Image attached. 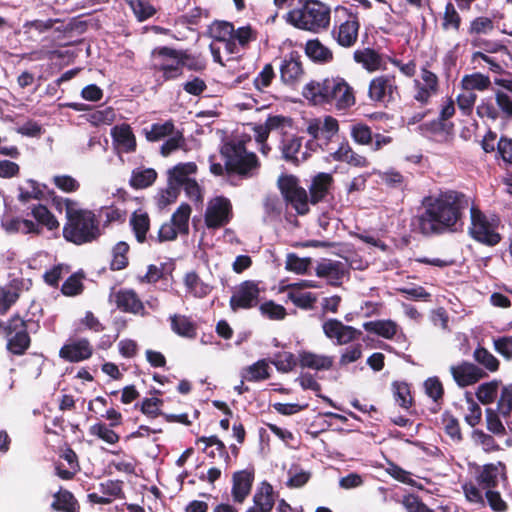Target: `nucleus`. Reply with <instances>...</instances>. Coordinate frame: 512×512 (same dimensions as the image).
<instances>
[{"label":"nucleus","instance_id":"nucleus-1","mask_svg":"<svg viewBox=\"0 0 512 512\" xmlns=\"http://www.w3.org/2000/svg\"><path fill=\"white\" fill-rule=\"evenodd\" d=\"M422 206L423 211L413 218L412 225L429 236L455 231L469 206V199L461 192L448 190L425 197Z\"/></svg>","mask_w":512,"mask_h":512},{"label":"nucleus","instance_id":"nucleus-2","mask_svg":"<svg viewBox=\"0 0 512 512\" xmlns=\"http://www.w3.org/2000/svg\"><path fill=\"white\" fill-rule=\"evenodd\" d=\"M57 207H65L66 223L63 237L76 245L92 242L100 236V227L96 215L88 209L79 208L76 201L69 198L54 199Z\"/></svg>","mask_w":512,"mask_h":512},{"label":"nucleus","instance_id":"nucleus-3","mask_svg":"<svg viewBox=\"0 0 512 512\" xmlns=\"http://www.w3.org/2000/svg\"><path fill=\"white\" fill-rule=\"evenodd\" d=\"M303 96L315 105L329 104L338 110L350 108L356 102L353 88L340 77L309 82Z\"/></svg>","mask_w":512,"mask_h":512},{"label":"nucleus","instance_id":"nucleus-4","mask_svg":"<svg viewBox=\"0 0 512 512\" xmlns=\"http://www.w3.org/2000/svg\"><path fill=\"white\" fill-rule=\"evenodd\" d=\"M331 9L318 0H307L298 9L287 14V21L294 27L313 33L327 30L330 26Z\"/></svg>","mask_w":512,"mask_h":512},{"label":"nucleus","instance_id":"nucleus-5","mask_svg":"<svg viewBox=\"0 0 512 512\" xmlns=\"http://www.w3.org/2000/svg\"><path fill=\"white\" fill-rule=\"evenodd\" d=\"M221 155L225 160L226 171L242 177H253L260 167L257 156L245 147V141L232 139L221 147Z\"/></svg>","mask_w":512,"mask_h":512},{"label":"nucleus","instance_id":"nucleus-6","mask_svg":"<svg viewBox=\"0 0 512 512\" xmlns=\"http://www.w3.org/2000/svg\"><path fill=\"white\" fill-rule=\"evenodd\" d=\"M469 235L479 243L494 246L501 240L498 232V221L486 216L478 207H470Z\"/></svg>","mask_w":512,"mask_h":512},{"label":"nucleus","instance_id":"nucleus-7","mask_svg":"<svg viewBox=\"0 0 512 512\" xmlns=\"http://www.w3.org/2000/svg\"><path fill=\"white\" fill-rule=\"evenodd\" d=\"M152 55L155 60V69L163 72L165 80L174 79L181 75L186 55L168 47L155 49Z\"/></svg>","mask_w":512,"mask_h":512},{"label":"nucleus","instance_id":"nucleus-8","mask_svg":"<svg viewBox=\"0 0 512 512\" xmlns=\"http://www.w3.org/2000/svg\"><path fill=\"white\" fill-rule=\"evenodd\" d=\"M278 186L285 200L293 206L298 214L304 215L309 211L307 192L299 185L295 176H281Z\"/></svg>","mask_w":512,"mask_h":512},{"label":"nucleus","instance_id":"nucleus-9","mask_svg":"<svg viewBox=\"0 0 512 512\" xmlns=\"http://www.w3.org/2000/svg\"><path fill=\"white\" fill-rule=\"evenodd\" d=\"M232 218V205L228 198L217 196L208 201L204 214L208 229H218L227 225Z\"/></svg>","mask_w":512,"mask_h":512},{"label":"nucleus","instance_id":"nucleus-10","mask_svg":"<svg viewBox=\"0 0 512 512\" xmlns=\"http://www.w3.org/2000/svg\"><path fill=\"white\" fill-rule=\"evenodd\" d=\"M399 94L396 78L393 75H380L370 81L369 98L381 104L393 102Z\"/></svg>","mask_w":512,"mask_h":512},{"label":"nucleus","instance_id":"nucleus-11","mask_svg":"<svg viewBox=\"0 0 512 512\" xmlns=\"http://www.w3.org/2000/svg\"><path fill=\"white\" fill-rule=\"evenodd\" d=\"M413 90V99L421 105H427L431 98L438 94V76L426 67H422L419 77L413 81Z\"/></svg>","mask_w":512,"mask_h":512},{"label":"nucleus","instance_id":"nucleus-12","mask_svg":"<svg viewBox=\"0 0 512 512\" xmlns=\"http://www.w3.org/2000/svg\"><path fill=\"white\" fill-rule=\"evenodd\" d=\"M322 330L327 338L335 340L338 345L348 344L362 335L360 330L345 325L338 319H328L324 321Z\"/></svg>","mask_w":512,"mask_h":512},{"label":"nucleus","instance_id":"nucleus-13","mask_svg":"<svg viewBox=\"0 0 512 512\" xmlns=\"http://www.w3.org/2000/svg\"><path fill=\"white\" fill-rule=\"evenodd\" d=\"M260 288L254 281H244L235 290L230 299V307L233 311L249 309L257 305Z\"/></svg>","mask_w":512,"mask_h":512},{"label":"nucleus","instance_id":"nucleus-14","mask_svg":"<svg viewBox=\"0 0 512 512\" xmlns=\"http://www.w3.org/2000/svg\"><path fill=\"white\" fill-rule=\"evenodd\" d=\"M93 347L86 338L70 339L59 350V357L70 363H78L89 359Z\"/></svg>","mask_w":512,"mask_h":512},{"label":"nucleus","instance_id":"nucleus-15","mask_svg":"<svg viewBox=\"0 0 512 512\" xmlns=\"http://www.w3.org/2000/svg\"><path fill=\"white\" fill-rule=\"evenodd\" d=\"M339 130L338 121L332 116L313 118L307 121L306 131L313 139L329 142Z\"/></svg>","mask_w":512,"mask_h":512},{"label":"nucleus","instance_id":"nucleus-16","mask_svg":"<svg viewBox=\"0 0 512 512\" xmlns=\"http://www.w3.org/2000/svg\"><path fill=\"white\" fill-rule=\"evenodd\" d=\"M117 308L126 313L145 314L144 304L132 289L122 288L110 295Z\"/></svg>","mask_w":512,"mask_h":512},{"label":"nucleus","instance_id":"nucleus-17","mask_svg":"<svg viewBox=\"0 0 512 512\" xmlns=\"http://www.w3.org/2000/svg\"><path fill=\"white\" fill-rule=\"evenodd\" d=\"M210 34L214 43L223 46V50L229 55L237 54L239 49L233 41L234 26L225 21H216L210 26Z\"/></svg>","mask_w":512,"mask_h":512},{"label":"nucleus","instance_id":"nucleus-18","mask_svg":"<svg viewBox=\"0 0 512 512\" xmlns=\"http://www.w3.org/2000/svg\"><path fill=\"white\" fill-rule=\"evenodd\" d=\"M450 372L455 382L461 387L473 385L484 377L483 371L469 362L451 366Z\"/></svg>","mask_w":512,"mask_h":512},{"label":"nucleus","instance_id":"nucleus-19","mask_svg":"<svg viewBox=\"0 0 512 512\" xmlns=\"http://www.w3.org/2000/svg\"><path fill=\"white\" fill-rule=\"evenodd\" d=\"M346 272V265L340 261L325 260L316 267V275L327 279L328 283L333 286L341 284Z\"/></svg>","mask_w":512,"mask_h":512},{"label":"nucleus","instance_id":"nucleus-20","mask_svg":"<svg viewBox=\"0 0 512 512\" xmlns=\"http://www.w3.org/2000/svg\"><path fill=\"white\" fill-rule=\"evenodd\" d=\"M303 76L304 69L299 56L290 54L283 60L280 77L285 84L295 85L302 80Z\"/></svg>","mask_w":512,"mask_h":512},{"label":"nucleus","instance_id":"nucleus-21","mask_svg":"<svg viewBox=\"0 0 512 512\" xmlns=\"http://www.w3.org/2000/svg\"><path fill=\"white\" fill-rule=\"evenodd\" d=\"M359 22L355 15H349L347 20L334 30V34L339 45L343 47H351L358 38Z\"/></svg>","mask_w":512,"mask_h":512},{"label":"nucleus","instance_id":"nucleus-22","mask_svg":"<svg viewBox=\"0 0 512 512\" xmlns=\"http://www.w3.org/2000/svg\"><path fill=\"white\" fill-rule=\"evenodd\" d=\"M232 497L234 502L242 503L250 494L254 474L248 470L235 472L232 477Z\"/></svg>","mask_w":512,"mask_h":512},{"label":"nucleus","instance_id":"nucleus-23","mask_svg":"<svg viewBox=\"0 0 512 512\" xmlns=\"http://www.w3.org/2000/svg\"><path fill=\"white\" fill-rule=\"evenodd\" d=\"M111 136L119 150L130 153L136 149V138L128 124L117 125L112 128Z\"/></svg>","mask_w":512,"mask_h":512},{"label":"nucleus","instance_id":"nucleus-24","mask_svg":"<svg viewBox=\"0 0 512 512\" xmlns=\"http://www.w3.org/2000/svg\"><path fill=\"white\" fill-rule=\"evenodd\" d=\"M298 359L301 367L317 371L329 370L334 362L332 356L317 354L311 351L300 352Z\"/></svg>","mask_w":512,"mask_h":512},{"label":"nucleus","instance_id":"nucleus-25","mask_svg":"<svg viewBox=\"0 0 512 512\" xmlns=\"http://www.w3.org/2000/svg\"><path fill=\"white\" fill-rule=\"evenodd\" d=\"M11 324L13 325L14 330L18 328H21V330L18 331L12 338L9 339L7 343V348L13 354L21 355L29 347L30 337L24 329V321L21 318H13L11 320Z\"/></svg>","mask_w":512,"mask_h":512},{"label":"nucleus","instance_id":"nucleus-26","mask_svg":"<svg viewBox=\"0 0 512 512\" xmlns=\"http://www.w3.org/2000/svg\"><path fill=\"white\" fill-rule=\"evenodd\" d=\"M333 184V177L329 173H318L312 179L309 191H310V202L317 204L329 193V190Z\"/></svg>","mask_w":512,"mask_h":512},{"label":"nucleus","instance_id":"nucleus-27","mask_svg":"<svg viewBox=\"0 0 512 512\" xmlns=\"http://www.w3.org/2000/svg\"><path fill=\"white\" fill-rule=\"evenodd\" d=\"M197 172V165L194 162L179 163L167 171L168 180L174 183L177 188L192 181Z\"/></svg>","mask_w":512,"mask_h":512},{"label":"nucleus","instance_id":"nucleus-28","mask_svg":"<svg viewBox=\"0 0 512 512\" xmlns=\"http://www.w3.org/2000/svg\"><path fill=\"white\" fill-rule=\"evenodd\" d=\"M2 227L8 233L37 234L41 233L40 225L31 220L18 217H6L2 220Z\"/></svg>","mask_w":512,"mask_h":512},{"label":"nucleus","instance_id":"nucleus-29","mask_svg":"<svg viewBox=\"0 0 512 512\" xmlns=\"http://www.w3.org/2000/svg\"><path fill=\"white\" fill-rule=\"evenodd\" d=\"M332 158L336 161L345 162L355 167L368 166L367 159L357 154L348 143H342L336 151L331 154Z\"/></svg>","mask_w":512,"mask_h":512},{"label":"nucleus","instance_id":"nucleus-30","mask_svg":"<svg viewBox=\"0 0 512 512\" xmlns=\"http://www.w3.org/2000/svg\"><path fill=\"white\" fill-rule=\"evenodd\" d=\"M363 328L385 339H392L398 331L397 323L390 319L365 322Z\"/></svg>","mask_w":512,"mask_h":512},{"label":"nucleus","instance_id":"nucleus-31","mask_svg":"<svg viewBox=\"0 0 512 512\" xmlns=\"http://www.w3.org/2000/svg\"><path fill=\"white\" fill-rule=\"evenodd\" d=\"M305 53L314 62L327 63L333 59L332 51L318 39H312L306 42Z\"/></svg>","mask_w":512,"mask_h":512},{"label":"nucleus","instance_id":"nucleus-32","mask_svg":"<svg viewBox=\"0 0 512 512\" xmlns=\"http://www.w3.org/2000/svg\"><path fill=\"white\" fill-rule=\"evenodd\" d=\"M287 291V297L299 308L310 309L313 307L317 300V297L311 292H303V290L297 288L296 285H287L285 287Z\"/></svg>","mask_w":512,"mask_h":512},{"label":"nucleus","instance_id":"nucleus-33","mask_svg":"<svg viewBox=\"0 0 512 512\" xmlns=\"http://www.w3.org/2000/svg\"><path fill=\"white\" fill-rule=\"evenodd\" d=\"M501 386L502 384L498 380L482 383L476 389V398L483 405L492 404L496 399H498Z\"/></svg>","mask_w":512,"mask_h":512},{"label":"nucleus","instance_id":"nucleus-34","mask_svg":"<svg viewBox=\"0 0 512 512\" xmlns=\"http://www.w3.org/2000/svg\"><path fill=\"white\" fill-rule=\"evenodd\" d=\"M129 222L137 241L139 243L145 242L150 228V219L148 214L141 210L135 211Z\"/></svg>","mask_w":512,"mask_h":512},{"label":"nucleus","instance_id":"nucleus-35","mask_svg":"<svg viewBox=\"0 0 512 512\" xmlns=\"http://www.w3.org/2000/svg\"><path fill=\"white\" fill-rule=\"evenodd\" d=\"M291 126V119L282 115H274L267 118L264 126H259L256 130L257 141H266L269 131L284 129Z\"/></svg>","mask_w":512,"mask_h":512},{"label":"nucleus","instance_id":"nucleus-36","mask_svg":"<svg viewBox=\"0 0 512 512\" xmlns=\"http://www.w3.org/2000/svg\"><path fill=\"white\" fill-rule=\"evenodd\" d=\"M253 501L260 512H270L274 506L272 486L263 482L254 494Z\"/></svg>","mask_w":512,"mask_h":512},{"label":"nucleus","instance_id":"nucleus-37","mask_svg":"<svg viewBox=\"0 0 512 512\" xmlns=\"http://www.w3.org/2000/svg\"><path fill=\"white\" fill-rule=\"evenodd\" d=\"M171 329L182 337L194 338L196 336L195 324L185 315L173 314L170 316Z\"/></svg>","mask_w":512,"mask_h":512},{"label":"nucleus","instance_id":"nucleus-38","mask_svg":"<svg viewBox=\"0 0 512 512\" xmlns=\"http://www.w3.org/2000/svg\"><path fill=\"white\" fill-rule=\"evenodd\" d=\"M354 60L370 72L380 69L382 65L381 56L369 48L355 51Z\"/></svg>","mask_w":512,"mask_h":512},{"label":"nucleus","instance_id":"nucleus-39","mask_svg":"<svg viewBox=\"0 0 512 512\" xmlns=\"http://www.w3.org/2000/svg\"><path fill=\"white\" fill-rule=\"evenodd\" d=\"M157 178V172L152 168H136L132 171L130 185L135 189L151 186Z\"/></svg>","mask_w":512,"mask_h":512},{"label":"nucleus","instance_id":"nucleus-40","mask_svg":"<svg viewBox=\"0 0 512 512\" xmlns=\"http://www.w3.org/2000/svg\"><path fill=\"white\" fill-rule=\"evenodd\" d=\"M491 85V81L489 76L481 74V73H472L463 76L461 80V88L462 90H468L471 92L477 91H485Z\"/></svg>","mask_w":512,"mask_h":512},{"label":"nucleus","instance_id":"nucleus-41","mask_svg":"<svg viewBox=\"0 0 512 512\" xmlns=\"http://www.w3.org/2000/svg\"><path fill=\"white\" fill-rule=\"evenodd\" d=\"M198 442H202L205 444L204 451H206L209 457L215 458L216 456H219L221 458H224L225 462L229 460V455L226 451V447L217 436H203L198 439Z\"/></svg>","mask_w":512,"mask_h":512},{"label":"nucleus","instance_id":"nucleus-42","mask_svg":"<svg viewBox=\"0 0 512 512\" xmlns=\"http://www.w3.org/2000/svg\"><path fill=\"white\" fill-rule=\"evenodd\" d=\"M31 214L38 222L37 225L45 226L48 230H56L60 226L56 217L44 205H35L31 210Z\"/></svg>","mask_w":512,"mask_h":512},{"label":"nucleus","instance_id":"nucleus-43","mask_svg":"<svg viewBox=\"0 0 512 512\" xmlns=\"http://www.w3.org/2000/svg\"><path fill=\"white\" fill-rule=\"evenodd\" d=\"M192 209L189 204L182 203L177 210L172 214L171 222L178 229L180 234L189 233V219Z\"/></svg>","mask_w":512,"mask_h":512},{"label":"nucleus","instance_id":"nucleus-44","mask_svg":"<svg viewBox=\"0 0 512 512\" xmlns=\"http://www.w3.org/2000/svg\"><path fill=\"white\" fill-rule=\"evenodd\" d=\"M270 377L269 365L266 360H259L247 367L242 374V378L247 381L256 382L268 379Z\"/></svg>","mask_w":512,"mask_h":512},{"label":"nucleus","instance_id":"nucleus-45","mask_svg":"<svg viewBox=\"0 0 512 512\" xmlns=\"http://www.w3.org/2000/svg\"><path fill=\"white\" fill-rule=\"evenodd\" d=\"M184 284L189 293L193 296L202 298L208 295L211 287L200 280L198 275L194 272L185 275Z\"/></svg>","mask_w":512,"mask_h":512},{"label":"nucleus","instance_id":"nucleus-46","mask_svg":"<svg viewBox=\"0 0 512 512\" xmlns=\"http://www.w3.org/2000/svg\"><path fill=\"white\" fill-rule=\"evenodd\" d=\"M471 440L475 446L482 448V450L487 453L500 450V446L497 444L494 437L485 433L483 430L475 429L471 433Z\"/></svg>","mask_w":512,"mask_h":512},{"label":"nucleus","instance_id":"nucleus-47","mask_svg":"<svg viewBox=\"0 0 512 512\" xmlns=\"http://www.w3.org/2000/svg\"><path fill=\"white\" fill-rule=\"evenodd\" d=\"M497 412L503 417L508 418L512 414V384L501 386L497 399Z\"/></svg>","mask_w":512,"mask_h":512},{"label":"nucleus","instance_id":"nucleus-48","mask_svg":"<svg viewBox=\"0 0 512 512\" xmlns=\"http://www.w3.org/2000/svg\"><path fill=\"white\" fill-rule=\"evenodd\" d=\"M502 468L503 465L500 462L496 464L491 463L485 465L479 475L480 483L483 484L487 489L495 487L497 485L498 477L501 474Z\"/></svg>","mask_w":512,"mask_h":512},{"label":"nucleus","instance_id":"nucleus-49","mask_svg":"<svg viewBox=\"0 0 512 512\" xmlns=\"http://www.w3.org/2000/svg\"><path fill=\"white\" fill-rule=\"evenodd\" d=\"M175 126L173 121L168 120L164 123H155L151 126L150 130H145V136L148 141H159L164 137L174 134Z\"/></svg>","mask_w":512,"mask_h":512},{"label":"nucleus","instance_id":"nucleus-50","mask_svg":"<svg viewBox=\"0 0 512 512\" xmlns=\"http://www.w3.org/2000/svg\"><path fill=\"white\" fill-rule=\"evenodd\" d=\"M52 508L64 512H78L77 503L73 495L68 491H59L54 495Z\"/></svg>","mask_w":512,"mask_h":512},{"label":"nucleus","instance_id":"nucleus-51","mask_svg":"<svg viewBox=\"0 0 512 512\" xmlns=\"http://www.w3.org/2000/svg\"><path fill=\"white\" fill-rule=\"evenodd\" d=\"M440 425L446 434L455 442L462 439L461 430L458 420L448 412L441 415Z\"/></svg>","mask_w":512,"mask_h":512},{"label":"nucleus","instance_id":"nucleus-52","mask_svg":"<svg viewBox=\"0 0 512 512\" xmlns=\"http://www.w3.org/2000/svg\"><path fill=\"white\" fill-rule=\"evenodd\" d=\"M461 24V17L452 3L445 6L442 28L446 31L458 32Z\"/></svg>","mask_w":512,"mask_h":512},{"label":"nucleus","instance_id":"nucleus-53","mask_svg":"<svg viewBox=\"0 0 512 512\" xmlns=\"http://www.w3.org/2000/svg\"><path fill=\"white\" fill-rule=\"evenodd\" d=\"M475 361L489 370L490 372H496L499 368L498 359L486 348L478 347L473 353Z\"/></svg>","mask_w":512,"mask_h":512},{"label":"nucleus","instance_id":"nucleus-54","mask_svg":"<svg viewBox=\"0 0 512 512\" xmlns=\"http://www.w3.org/2000/svg\"><path fill=\"white\" fill-rule=\"evenodd\" d=\"M495 103L499 118L512 120V98L507 93L497 90L495 92Z\"/></svg>","mask_w":512,"mask_h":512},{"label":"nucleus","instance_id":"nucleus-55","mask_svg":"<svg viewBox=\"0 0 512 512\" xmlns=\"http://www.w3.org/2000/svg\"><path fill=\"white\" fill-rule=\"evenodd\" d=\"M301 149V139L296 137L288 138L284 141L282 146V153L286 160L292 162H299L306 159L305 155L299 158L298 154Z\"/></svg>","mask_w":512,"mask_h":512},{"label":"nucleus","instance_id":"nucleus-56","mask_svg":"<svg viewBox=\"0 0 512 512\" xmlns=\"http://www.w3.org/2000/svg\"><path fill=\"white\" fill-rule=\"evenodd\" d=\"M129 251V246L125 242L117 243L112 251V260H111V269L112 270H121L125 268L128 264L127 253Z\"/></svg>","mask_w":512,"mask_h":512},{"label":"nucleus","instance_id":"nucleus-57","mask_svg":"<svg viewBox=\"0 0 512 512\" xmlns=\"http://www.w3.org/2000/svg\"><path fill=\"white\" fill-rule=\"evenodd\" d=\"M500 416L497 410L486 409V427L495 436H504L506 434V428L500 420Z\"/></svg>","mask_w":512,"mask_h":512},{"label":"nucleus","instance_id":"nucleus-58","mask_svg":"<svg viewBox=\"0 0 512 512\" xmlns=\"http://www.w3.org/2000/svg\"><path fill=\"white\" fill-rule=\"evenodd\" d=\"M274 78L275 72L273 66L271 64H265L253 80L254 87L256 90L263 92L271 85Z\"/></svg>","mask_w":512,"mask_h":512},{"label":"nucleus","instance_id":"nucleus-59","mask_svg":"<svg viewBox=\"0 0 512 512\" xmlns=\"http://www.w3.org/2000/svg\"><path fill=\"white\" fill-rule=\"evenodd\" d=\"M179 195V188L168 180L167 187L159 191L157 195V204L160 208H165L174 203Z\"/></svg>","mask_w":512,"mask_h":512},{"label":"nucleus","instance_id":"nucleus-60","mask_svg":"<svg viewBox=\"0 0 512 512\" xmlns=\"http://www.w3.org/2000/svg\"><path fill=\"white\" fill-rule=\"evenodd\" d=\"M90 433L105 441L108 444H116L120 437L112 429L103 423H97L90 427Z\"/></svg>","mask_w":512,"mask_h":512},{"label":"nucleus","instance_id":"nucleus-61","mask_svg":"<svg viewBox=\"0 0 512 512\" xmlns=\"http://www.w3.org/2000/svg\"><path fill=\"white\" fill-rule=\"evenodd\" d=\"M311 264L310 258H300L295 254H288L285 267L287 270L297 274H305Z\"/></svg>","mask_w":512,"mask_h":512},{"label":"nucleus","instance_id":"nucleus-62","mask_svg":"<svg viewBox=\"0 0 512 512\" xmlns=\"http://www.w3.org/2000/svg\"><path fill=\"white\" fill-rule=\"evenodd\" d=\"M351 137L360 145H368L373 141L371 129L367 125L360 123L351 127Z\"/></svg>","mask_w":512,"mask_h":512},{"label":"nucleus","instance_id":"nucleus-63","mask_svg":"<svg viewBox=\"0 0 512 512\" xmlns=\"http://www.w3.org/2000/svg\"><path fill=\"white\" fill-rule=\"evenodd\" d=\"M136 17L146 20L155 13V9L146 0H127Z\"/></svg>","mask_w":512,"mask_h":512},{"label":"nucleus","instance_id":"nucleus-64","mask_svg":"<svg viewBox=\"0 0 512 512\" xmlns=\"http://www.w3.org/2000/svg\"><path fill=\"white\" fill-rule=\"evenodd\" d=\"M393 390L396 403L400 407L408 409L412 401L408 385L396 382L393 384Z\"/></svg>","mask_w":512,"mask_h":512}]
</instances>
